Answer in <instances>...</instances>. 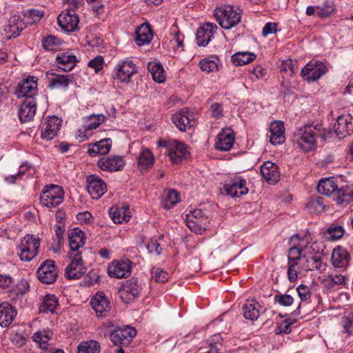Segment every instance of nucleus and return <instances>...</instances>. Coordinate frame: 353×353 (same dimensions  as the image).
Instances as JSON below:
<instances>
[{"mask_svg":"<svg viewBox=\"0 0 353 353\" xmlns=\"http://www.w3.org/2000/svg\"><path fill=\"white\" fill-rule=\"evenodd\" d=\"M180 201L179 194L174 190H168L165 192L161 203L165 209L169 210Z\"/></svg>","mask_w":353,"mask_h":353,"instance_id":"c03bdc74","label":"nucleus"},{"mask_svg":"<svg viewBox=\"0 0 353 353\" xmlns=\"http://www.w3.org/2000/svg\"><path fill=\"white\" fill-rule=\"evenodd\" d=\"M100 345L96 341H85L78 346V353H99Z\"/></svg>","mask_w":353,"mask_h":353,"instance_id":"de8ad7c7","label":"nucleus"},{"mask_svg":"<svg viewBox=\"0 0 353 353\" xmlns=\"http://www.w3.org/2000/svg\"><path fill=\"white\" fill-rule=\"evenodd\" d=\"M28 17L32 20V23L40 21L43 16V10L38 9L29 10L28 11Z\"/></svg>","mask_w":353,"mask_h":353,"instance_id":"680f3d73","label":"nucleus"},{"mask_svg":"<svg viewBox=\"0 0 353 353\" xmlns=\"http://www.w3.org/2000/svg\"><path fill=\"white\" fill-rule=\"evenodd\" d=\"M350 258L349 252L344 248L334 249L332 254V264L337 268L346 269L349 266Z\"/></svg>","mask_w":353,"mask_h":353,"instance_id":"473e14b6","label":"nucleus"},{"mask_svg":"<svg viewBox=\"0 0 353 353\" xmlns=\"http://www.w3.org/2000/svg\"><path fill=\"white\" fill-rule=\"evenodd\" d=\"M214 15L219 24L224 29L229 30L236 26L241 21V13L230 6L216 8Z\"/></svg>","mask_w":353,"mask_h":353,"instance_id":"f03ea898","label":"nucleus"},{"mask_svg":"<svg viewBox=\"0 0 353 353\" xmlns=\"http://www.w3.org/2000/svg\"><path fill=\"white\" fill-rule=\"evenodd\" d=\"M284 124L281 121L272 122L270 125V141L273 145H281L284 143L285 137L284 135Z\"/></svg>","mask_w":353,"mask_h":353,"instance_id":"c756f323","label":"nucleus"},{"mask_svg":"<svg viewBox=\"0 0 353 353\" xmlns=\"http://www.w3.org/2000/svg\"><path fill=\"white\" fill-rule=\"evenodd\" d=\"M77 63L76 56L70 52H59L56 56V63L63 71L72 70Z\"/></svg>","mask_w":353,"mask_h":353,"instance_id":"cd10ccee","label":"nucleus"},{"mask_svg":"<svg viewBox=\"0 0 353 353\" xmlns=\"http://www.w3.org/2000/svg\"><path fill=\"white\" fill-rule=\"evenodd\" d=\"M299 296L302 301H306L311 297V292L308 286L301 284L296 288Z\"/></svg>","mask_w":353,"mask_h":353,"instance_id":"13d9d810","label":"nucleus"},{"mask_svg":"<svg viewBox=\"0 0 353 353\" xmlns=\"http://www.w3.org/2000/svg\"><path fill=\"white\" fill-rule=\"evenodd\" d=\"M132 265L128 259L114 260L108 267V275L116 279L127 278L131 274Z\"/></svg>","mask_w":353,"mask_h":353,"instance_id":"9d476101","label":"nucleus"},{"mask_svg":"<svg viewBox=\"0 0 353 353\" xmlns=\"http://www.w3.org/2000/svg\"><path fill=\"white\" fill-rule=\"evenodd\" d=\"M335 10L332 3L325 1L323 5L316 6V14L320 18L330 17Z\"/></svg>","mask_w":353,"mask_h":353,"instance_id":"8fccbe9b","label":"nucleus"},{"mask_svg":"<svg viewBox=\"0 0 353 353\" xmlns=\"http://www.w3.org/2000/svg\"><path fill=\"white\" fill-rule=\"evenodd\" d=\"M25 28V23L19 16L10 17L8 25L4 28L6 38L10 39L18 37Z\"/></svg>","mask_w":353,"mask_h":353,"instance_id":"bb28decb","label":"nucleus"},{"mask_svg":"<svg viewBox=\"0 0 353 353\" xmlns=\"http://www.w3.org/2000/svg\"><path fill=\"white\" fill-rule=\"evenodd\" d=\"M261 173L263 178L270 184L277 183L280 179L277 165L270 161H266L261 165Z\"/></svg>","mask_w":353,"mask_h":353,"instance_id":"393cba45","label":"nucleus"},{"mask_svg":"<svg viewBox=\"0 0 353 353\" xmlns=\"http://www.w3.org/2000/svg\"><path fill=\"white\" fill-rule=\"evenodd\" d=\"M334 130L339 139L353 133V118L350 114L339 116L334 123Z\"/></svg>","mask_w":353,"mask_h":353,"instance_id":"a211bd4d","label":"nucleus"},{"mask_svg":"<svg viewBox=\"0 0 353 353\" xmlns=\"http://www.w3.org/2000/svg\"><path fill=\"white\" fill-rule=\"evenodd\" d=\"M72 82V77L70 75L57 74L50 81V87L52 89H61L66 90L70 83Z\"/></svg>","mask_w":353,"mask_h":353,"instance_id":"a19ab883","label":"nucleus"},{"mask_svg":"<svg viewBox=\"0 0 353 353\" xmlns=\"http://www.w3.org/2000/svg\"><path fill=\"white\" fill-rule=\"evenodd\" d=\"M58 306V300L54 295L47 294L42 300L39 306V312L54 313Z\"/></svg>","mask_w":353,"mask_h":353,"instance_id":"37998d69","label":"nucleus"},{"mask_svg":"<svg viewBox=\"0 0 353 353\" xmlns=\"http://www.w3.org/2000/svg\"><path fill=\"white\" fill-rule=\"evenodd\" d=\"M234 142V135L230 128L223 129L218 134L215 146L220 151L230 150Z\"/></svg>","mask_w":353,"mask_h":353,"instance_id":"b1692460","label":"nucleus"},{"mask_svg":"<svg viewBox=\"0 0 353 353\" xmlns=\"http://www.w3.org/2000/svg\"><path fill=\"white\" fill-rule=\"evenodd\" d=\"M61 44V41L54 36H48L42 40L43 47L48 51L54 50Z\"/></svg>","mask_w":353,"mask_h":353,"instance_id":"603ef678","label":"nucleus"},{"mask_svg":"<svg viewBox=\"0 0 353 353\" xmlns=\"http://www.w3.org/2000/svg\"><path fill=\"white\" fill-rule=\"evenodd\" d=\"M221 192L226 195L238 197L246 194L248 192V188L243 178L235 176L225 182Z\"/></svg>","mask_w":353,"mask_h":353,"instance_id":"0eeeda50","label":"nucleus"},{"mask_svg":"<svg viewBox=\"0 0 353 353\" xmlns=\"http://www.w3.org/2000/svg\"><path fill=\"white\" fill-rule=\"evenodd\" d=\"M302 249L294 245L290 248L288 259H301Z\"/></svg>","mask_w":353,"mask_h":353,"instance_id":"e2e57ef3","label":"nucleus"},{"mask_svg":"<svg viewBox=\"0 0 353 353\" xmlns=\"http://www.w3.org/2000/svg\"><path fill=\"white\" fill-rule=\"evenodd\" d=\"M295 321V320L290 321L289 319H285L279 325L276 327L274 330L275 334H289L291 332L290 325L294 323Z\"/></svg>","mask_w":353,"mask_h":353,"instance_id":"6e6d98bb","label":"nucleus"},{"mask_svg":"<svg viewBox=\"0 0 353 353\" xmlns=\"http://www.w3.org/2000/svg\"><path fill=\"white\" fill-rule=\"evenodd\" d=\"M306 208L308 212L312 214H319L322 212L325 209L323 198L319 197L310 200L307 203Z\"/></svg>","mask_w":353,"mask_h":353,"instance_id":"09e8293b","label":"nucleus"},{"mask_svg":"<svg viewBox=\"0 0 353 353\" xmlns=\"http://www.w3.org/2000/svg\"><path fill=\"white\" fill-rule=\"evenodd\" d=\"M103 59L101 56H97L95 58L91 59L88 65L90 68H94L96 72H98L103 68Z\"/></svg>","mask_w":353,"mask_h":353,"instance_id":"052dcab7","label":"nucleus"},{"mask_svg":"<svg viewBox=\"0 0 353 353\" xmlns=\"http://www.w3.org/2000/svg\"><path fill=\"white\" fill-rule=\"evenodd\" d=\"M141 290V288L137 281L128 280L123 285V289L120 290L121 297L123 299H126L128 301L132 300L139 295Z\"/></svg>","mask_w":353,"mask_h":353,"instance_id":"c9c22d12","label":"nucleus"},{"mask_svg":"<svg viewBox=\"0 0 353 353\" xmlns=\"http://www.w3.org/2000/svg\"><path fill=\"white\" fill-rule=\"evenodd\" d=\"M90 305L99 316H105L110 309V303L103 292L96 293L91 299Z\"/></svg>","mask_w":353,"mask_h":353,"instance_id":"4be33fe9","label":"nucleus"},{"mask_svg":"<svg viewBox=\"0 0 353 353\" xmlns=\"http://www.w3.org/2000/svg\"><path fill=\"white\" fill-rule=\"evenodd\" d=\"M218 61L217 57L203 59L199 63L200 68L202 71L207 73L216 72L219 68Z\"/></svg>","mask_w":353,"mask_h":353,"instance_id":"49530a36","label":"nucleus"},{"mask_svg":"<svg viewBox=\"0 0 353 353\" xmlns=\"http://www.w3.org/2000/svg\"><path fill=\"white\" fill-rule=\"evenodd\" d=\"M169 150V157L170 160L174 163H180L183 159H188L190 155L186 145L177 141H173Z\"/></svg>","mask_w":353,"mask_h":353,"instance_id":"a878e982","label":"nucleus"},{"mask_svg":"<svg viewBox=\"0 0 353 353\" xmlns=\"http://www.w3.org/2000/svg\"><path fill=\"white\" fill-rule=\"evenodd\" d=\"M326 136L322 134L317 125H305L297 128L293 133L292 141L304 152L314 150L317 146V139Z\"/></svg>","mask_w":353,"mask_h":353,"instance_id":"f257e3e1","label":"nucleus"},{"mask_svg":"<svg viewBox=\"0 0 353 353\" xmlns=\"http://www.w3.org/2000/svg\"><path fill=\"white\" fill-rule=\"evenodd\" d=\"M153 37L152 32L148 24L143 23L137 30L134 41L137 46H142L150 43Z\"/></svg>","mask_w":353,"mask_h":353,"instance_id":"f704fd0d","label":"nucleus"},{"mask_svg":"<svg viewBox=\"0 0 353 353\" xmlns=\"http://www.w3.org/2000/svg\"><path fill=\"white\" fill-rule=\"evenodd\" d=\"M260 304L255 300H247L243 305V316L250 321L256 320L260 314Z\"/></svg>","mask_w":353,"mask_h":353,"instance_id":"e433bc0d","label":"nucleus"},{"mask_svg":"<svg viewBox=\"0 0 353 353\" xmlns=\"http://www.w3.org/2000/svg\"><path fill=\"white\" fill-rule=\"evenodd\" d=\"M335 194L336 197L334 199L338 204L343 205L348 203L353 197V188L348 185H343L340 188H337Z\"/></svg>","mask_w":353,"mask_h":353,"instance_id":"ea45409f","label":"nucleus"},{"mask_svg":"<svg viewBox=\"0 0 353 353\" xmlns=\"http://www.w3.org/2000/svg\"><path fill=\"white\" fill-rule=\"evenodd\" d=\"M299 266H297V268H293L291 266H288V278L290 282H294L298 279V274L299 272Z\"/></svg>","mask_w":353,"mask_h":353,"instance_id":"69168bd1","label":"nucleus"},{"mask_svg":"<svg viewBox=\"0 0 353 353\" xmlns=\"http://www.w3.org/2000/svg\"><path fill=\"white\" fill-rule=\"evenodd\" d=\"M305 259L303 263V269L305 271L318 270L322 272L325 268V264L322 262V257L316 254H304L302 256Z\"/></svg>","mask_w":353,"mask_h":353,"instance_id":"2f4dec72","label":"nucleus"},{"mask_svg":"<svg viewBox=\"0 0 353 353\" xmlns=\"http://www.w3.org/2000/svg\"><path fill=\"white\" fill-rule=\"evenodd\" d=\"M94 121L85 126V132L88 133L90 131L97 129L101 123L105 121V117L103 114L94 115Z\"/></svg>","mask_w":353,"mask_h":353,"instance_id":"4d7b16f0","label":"nucleus"},{"mask_svg":"<svg viewBox=\"0 0 353 353\" xmlns=\"http://www.w3.org/2000/svg\"><path fill=\"white\" fill-rule=\"evenodd\" d=\"M125 161L123 156L112 155L101 157L97 163L98 167L103 171L113 172L123 170Z\"/></svg>","mask_w":353,"mask_h":353,"instance_id":"f8f14e48","label":"nucleus"},{"mask_svg":"<svg viewBox=\"0 0 353 353\" xmlns=\"http://www.w3.org/2000/svg\"><path fill=\"white\" fill-rule=\"evenodd\" d=\"M33 340L39 344L41 348L46 349L50 337L45 334L37 332L32 336Z\"/></svg>","mask_w":353,"mask_h":353,"instance_id":"bf43d9fd","label":"nucleus"},{"mask_svg":"<svg viewBox=\"0 0 353 353\" xmlns=\"http://www.w3.org/2000/svg\"><path fill=\"white\" fill-rule=\"evenodd\" d=\"M61 120L57 117H49L47 121L43 124L41 138L46 140L54 139L60 130Z\"/></svg>","mask_w":353,"mask_h":353,"instance_id":"412c9836","label":"nucleus"},{"mask_svg":"<svg viewBox=\"0 0 353 353\" xmlns=\"http://www.w3.org/2000/svg\"><path fill=\"white\" fill-rule=\"evenodd\" d=\"M185 216L186 225L192 232L196 234H201L206 230L209 222L208 217L203 214L201 210H190Z\"/></svg>","mask_w":353,"mask_h":353,"instance_id":"39448f33","label":"nucleus"},{"mask_svg":"<svg viewBox=\"0 0 353 353\" xmlns=\"http://www.w3.org/2000/svg\"><path fill=\"white\" fill-rule=\"evenodd\" d=\"M337 186L332 178L321 179L317 186V190L321 194L330 196L332 194H336Z\"/></svg>","mask_w":353,"mask_h":353,"instance_id":"79ce46f5","label":"nucleus"},{"mask_svg":"<svg viewBox=\"0 0 353 353\" xmlns=\"http://www.w3.org/2000/svg\"><path fill=\"white\" fill-rule=\"evenodd\" d=\"M345 230L343 227L336 223L331 224L327 229V234L332 241L338 240L344 235Z\"/></svg>","mask_w":353,"mask_h":353,"instance_id":"3c124183","label":"nucleus"},{"mask_svg":"<svg viewBox=\"0 0 353 353\" xmlns=\"http://www.w3.org/2000/svg\"><path fill=\"white\" fill-rule=\"evenodd\" d=\"M37 92V82L34 77H28L26 79L19 83L15 91L18 98L34 97Z\"/></svg>","mask_w":353,"mask_h":353,"instance_id":"aec40b11","label":"nucleus"},{"mask_svg":"<svg viewBox=\"0 0 353 353\" xmlns=\"http://www.w3.org/2000/svg\"><path fill=\"white\" fill-rule=\"evenodd\" d=\"M148 70L156 82L162 83L165 80L163 67L159 61L154 60L149 62L148 64Z\"/></svg>","mask_w":353,"mask_h":353,"instance_id":"58836bf2","label":"nucleus"},{"mask_svg":"<svg viewBox=\"0 0 353 353\" xmlns=\"http://www.w3.org/2000/svg\"><path fill=\"white\" fill-rule=\"evenodd\" d=\"M99 279V276L96 271H90L85 276V282L88 285H92L96 283Z\"/></svg>","mask_w":353,"mask_h":353,"instance_id":"338daca9","label":"nucleus"},{"mask_svg":"<svg viewBox=\"0 0 353 353\" xmlns=\"http://www.w3.org/2000/svg\"><path fill=\"white\" fill-rule=\"evenodd\" d=\"M86 183L87 190L94 199H99L107 191V186L104 181L95 175L88 176Z\"/></svg>","mask_w":353,"mask_h":353,"instance_id":"dca6fc26","label":"nucleus"},{"mask_svg":"<svg viewBox=\"0 0 353 353\" xmlns=\"http://www.w3.org/2000/svg\"><path fill=\"white\" fill-rule=\"evenodd\" d=\"M274 301L275 303L279 304L280 306L288 307L292 305L294 299L290 294L279 293L274 296Z\"/></svg>","mask_w":353,"mask_h":353,"instance_id":"864d4df0","label":"nucleus"},{"mask_svg":"<svg viewBox=\"0 0 353 353\" xmlns=\"http://www.w3.org/2000/svg\"><path fill=\"white\" fill-rule=\"evenodd\" d=\"M211 115L214 118L222 117L223 108L222 105L219 103H213L210 106Z\"/></svg>","mask_w":353,"mask_h":353,"instance_id":"0e129e2a","label":"nucleus"},{"mask_svg":"<svg viewBox=\"0 0 353 353\" xmlns=\"http://www.w3.org/2000/svg\"><path fill=\"white\" fill-rule=\"evenodd\" d=\"M70 263L65 268V276L68 279H78L86 272V268L83 263L81 252L69 254Z\"/></svg>","mask_w":353,"mask_h":353,"instance_id":"423d86ee","label":"nucleus"},{"mask_svg":"<svg viewBox=\"0 0 353 353\" xmlns=\"http://www.w3.org/2000/svg\"><path fill=\"white\" fill-rule=\"evenodd\" d=\"M17 314L16 308L9 302L0 303V326L8 327L14 320Z\"/></svg>","mask_w":353,"mask_h":353,"instance_id":"5701e85b","label":"nucleus"},{"mask_svg":"<svg viewBox=\"0 0 353 353\" xmlns=\"http://www.w3.org/2000/svg\"><path fill=\"white\" fill-rule=\"evenodd\" d=\"M61 28L67 32H74L78 29L79 17L72 9L63 10L57 17Z\"/></svg>","mask_w":353,"mask_h":353,"instance_id":"9b49d317","label":"nucleus"},{"mask_svg":"<svg viewBox=\"0 0 353 353\" xmlns=\"http://www.w3.org/2000/svg\"><path fill=\"white\" fill-rule=\"evenodd\" d=\"M37 277L41 282L46 284L53 283L58 276V271L52 260H46L39 268Z\"/></svg>","mask_w":353,"mask_h":353,"instance_id":"ddd939ff","label":"nucleus"},{"mask_svg":"<svg viewBox=\"0 0 353 353\" xmlns=\"http://www.w3.org/2000/svg\"><path fill=\"white\" fill-rule=\"evenodd\" d=\"M69 245L70 252L69 254H74L79 251V249L85 244L84 233L77 228H74L68 232Z\"/></svg>","mask_w":353,"mask_h":353,"instance_id":"7c9ffc66","label":"nucleus"},{"mask_svg":"<svg viewBox=\"0 0 353 353\" xmlns=\"http://www.w3.org/2000/svg\"><path fill=\"white\" fill-rule=\"evenodd\" d=\"M37 111V102L34 97H28L20 105L18 116L21 123L29 122L33 119Z\"/></svg>","mask_w":353,"mask_h":353,"instance_id":"f3484780","label":"nucleus"},{"mask_svg":"<svg viewBox=\"0 0 353 353\" xmlns=\"http://www.w3.org/2000/svg\"><path fill=\"white\" fill-rule=\"evenodd\" d=\"M152 278L157 283H164L169 279V274L161 268L153 269Z\"/></svg>","mask_w":353,"mask_h":353,"instance_id":"5fc2aeb1","label":"nucleus"},{"mask_svg":"<svg viewBox=\"0 0 353 353\" xmlns=\"http://www.w3.org/2000/svg\"><path fill=\"white\" fill-rule=\"evenodd\" d=\"M40 247V239L34 235L27 234L19 245L18 255L23 261H30L37 254Z\"/></svg>","mask_w":353,"mask_h":353,"instance_id":"20e7f679","label":"nucleus"},{"mask_svg":"<svg viewBox=\"0 0 353 353\" xmlns=\"http://www.w3.org/2000/svg\"><path fill=\"white\" fill-rule=\"evenodd\" d=\"M136 334L135 328L128 325L124 328H117L112 331L110 339L116 346L128 347Z\"/></svg>","mask_w":353,"mask_h":353,"instance_id":"1a4fd4ad","label":"nucleus"},{"mask_svg":"<svg viewBox=\"0 0 353 353\" xmlns=\"http://www.w3.org/2000/svg\"><path fill=\"white\" fill-rule=\"evenodd\" d=\"M330 281L336 285H344L345 284V276L338 274H331L329 275Z\"/></svg>","mask_w":353,"mask_h":353,"instance_id":"774afa93","label":"nucleus"},{"mask_svg":"<svg viewBox=\"0 0 353 353\" xmlns=\"http://www.w3.org/2000/svg\"><path fill=\"white\" fill-rule=\"evenodd\" d=\"M327 72V67L325 63L312 61L302 68L301 74L305 80L314 81L320 79Z\"/></svg>","mask_w":353,"mask_h":353,"instance_id":"6e6552de","label":"nucleus"},{"mask_svg":"<svg viewBox=\"0 0 353 353\" xmlns=\"http://www.w3.org/2000/svg\"><path fill=\"white\" fill-rule=\"evenodd\" d=\"M117 77L122 83H129L132 77L137 72L136 65L132 60L119 61L117 65Z\"/></svg>","mask_w":353,"mask_h":353,"instance_id":"2eb2a0df","label":"nucleus"},{"mask_svg":"<svg viewBox=\"0 0 353 353\" xmlns=\"http://www.w3.org/2000/svg\"><path fill=\"white\" fill-rule=\"evenodd\" d=\"M154 163V157L149 149L143 150L137 157L138 168L142 173L147 172Z\"/></svg>","mask_w":353,"mask_h":353,"instance_id":"72a5a7b5","label":"nucleus"},{"mask_svg":"<svg viewBox=\"0 0 353 353\" xmlns=\"http://www.w3.org/2000/svg\"><path fill=\"white\" fill-rule=\"evenodd\" d=\"M216 30L217 26L212 23L207 22L200 26L196 34L197 44L199 46H206L214 37V34Z\"/></svg>","mask_w":353,"mask_h":353,"instance_id":"6ab92c4d","label":"nucleus"},{"mask_svg":"<svg viewBox=\"0 0 353 353\" xmlns=\"http://www.w3.org/2000/svg\"><path fill=\"white\" fill-rule=\"evenodd\" d=\"M194 116L188 109H182L172 117V123L180 131H186L194 125Z\"/></svg>","mask_w":353,"mask_h":353,"instance_id":"4468645a","label":"nucleus"},{"mask_svg":"<svg viewBox=\"0 0 353 353\" xmlns=\"http://www.w3.org/2000/svg\"><path fill=\"white\" fill-rule=\"evenodd\" d=\"M111 147V139H103L95 143H89L88 153L91 157H94L98 154L105 155L110 152Z\"/></svg>","mask_w":353,"mask_h":353,"instance_id":"c85d7f7f","label":"nucleus"},{"mask_svg":"<svg viewBox=\"0 0 353 353\" xmlns=\"http://www.w3.org/2000/svg\"><path fill=\"white\" fill-rule=\"evenodd\" d=\"M110 215L115 223H123L130 220V210L128 206L122 208H111L110 209Z\"/></svg>","mask_w":353,"mask_h":353,"instance_id":"4c0bfd02","label":"nucleus"},{"mask_svg":"<svg viewBox=\"0 0 353 353\" xmlns=\"http://www.w3.org/2000/svg\"><path fill=\"white\" fill-rule=\"evenodd\" d=\"M64 192L63 188L57 185H47L40 194L41 203L48 208H54L63 201Z\"/></svg>","mask_w":353,"mask_h":353,"instance_id":"7ed1b4c3","label":"nucleus"},{"mask_svg":"<svg viewBox=\"0 0 353 353\" xmlns=\"http://www.w3.org/2000/svg\"><path fill=\"white\" fill-rule=\"evenodd\" d=\"M256 59V55L252 52H236L232 57V61L235 65H245Z\"/></svg>","mask_w":353,"mask_h":353,"instance_id":"a18cd8bd","label":"nucleus"}]
</instances>
